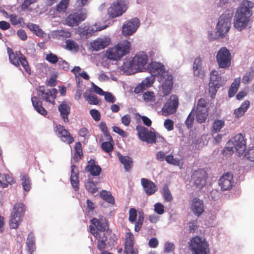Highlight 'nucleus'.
Segmentation results:
<instances>
[{
  "mask_svg": "<svg viewBox=\"0 0 254 254\" xmlns=\"http://www.w3.org/2000/svg\"><path fill=\"white\" fill-rule=\"evenodd\" d=\"M254 2L243 0L238 8L234 16V26L239 31L246 27L253 15Z\"/></svg>",
  "mask_w": 254,
  "mask_h": 254,
  "instance_id": "nucleus-1",
  "label": "nucleus"
},
{
  "mask_svg": "<svg viewBox=\"0 0 254 254\" xmlns=\"http://www.w3.org/2000/svg\"><path fill=\"white\" fill-rule=\"evenodd\" d=\"M130 46V42L127 40L120 42L107 50V57L111 60H118L129 53Z\"/></svg>",
  "mask_w": 254,
  "mask_h": 254,
  "instance_id": "nucleus-2",
  "label": "nucleus"
},
{
  "mask_svg": "<svg viewBox=\"0 0 254 254\" xmlns=\"http://www.w3.org/2000/svg\"><path fill=\"white\" fill-rule=\"evenodd\" d=\"M189 249L192 254H209V245L206 240L196 236L192 237L189 242Z\"/></svg>",
  "mask_w": 254,
  "mask_h": 254,
  "instance_id": "nucleus-3",
  "label": "nucleus"
},
{
  "mask_svg": "<svg viewBox=\"0 0 254 254\" xmlns=\"http://www.w3.org/2000/svg\"><path fill=\"white\" fill-rule=\"evenodd\" d=\"M7 52L9 56V60L11 64L16 67H19L20 64L23 67L25 71L30 74L31 73V68L28 64V63L26 57L20 51H16L13 52L12 49L7 47Z\"/></svg>",
  "mask_w": 254,
  "mask_h": 254,
  "instance_id": "nucleus-4",
  "label": "nucleus"
},
{
  "mask_svg": "<svg viewBox=\"0 0 254 254\" xmlns=\"http://www.w3.org/2000/svg\"><path fill=\"white\" fill-rule=\"evenodd\" d=\"M25 212V205L21 202L16 203L11 213L9 226L11 228L16 229L22 221V217Z\"/></svg>",
  "mask_w": 254,
  "mask_h": 254,
  "instance_id": "nucleus-5",
  "label": "nucleus"
},
{
  "mask_svg": "<svg viewBox=\"0 0 254 254\" xmlns=\"http://www.w3.org/2000/svg\"><path fill=\"white\" fill-rule=\"evenodd\" d=\"M232 16L229 14H223L220 17L216 25V33L221 38L223 37L229 31L231 25Z\"/></svg>",
  "mask_w": 254,
  "mask_h": 254,
  "instance_id": "nucleus-6",
  "label": "nucleus"
},
{
  "mask_svg": "<svg viewBox=\"0 0 254 254\" xmlns=\"http://www.w3.org/2000/svg\"><path fill=\"white\" fill-rule=\"evenodd\" d=\"M216 61L220 68H226L230 66L231 55L226 47H222L218 51L216 55Z\"/></svg>",
  "mask_w": 254,
  "mask_h": 254,
  "instance_id": "nucleus-7",
  "label": "nucleus"
},
{
  "mask_svg": "<svg viewBox=\"0 0 254 254\" xmlns=\"http://www.w3.org/2000/svg\"><path fill=\"white\" fill-rule=\"evenodd\" d=\"M125 0H116L108 9L110 17L115 18L121 16L127 10Z\"/></svg>",
  "mask_w": 254,
  "mask_h": 254,
  "instance_id": "nucleus-8",
  "label": "nucleus"
},
{
  "mask_svg": "<svg viewBox=\"0 0 254 254\" xmlns=\"http://www.w3.org/2000/svg\"><path fill=\"white\" fill-rule=\"evenodd\" d=\"M136 130L138 137L142 141L151 144L156 143L157 135L154 132L149 131L147 128L142 126H137Z\"/></svg>",
  "mask_w": 254,
  "mask_h": 254,
  "instance_id": "nucleus-9",
  "label": "nucleus"
},
{
  "mask_svg": "<svg viewBox=\"0 0 254 254\" xmlns=\"http://www.w3.org/2000/svg\"><path fill=\"white\" fill-rule=\"evenodd\" d=\"M86 10L79 9L70 13L66 18L65 22L68 26L73 27L78 25L80 23L86 19Z\"/></svg>",
  "mask_w": 254,
  "mask_h": 254,
  "instance_id": "nucleus-10",
  "label": "nucleus"
},
{
  "mask_svg": "<svg viewBox=\"0 0 254 254\" xmlns=\"http://www.w3.org/2000/svg\"><path fill=\"white\" fill-rule=\"evenodd\" d=\"M191 177L193 185L200 190L206 185L207 174L204 170L198 169L192 173Z\"/></svg>",
  "mask_w": 254,
  "mask_h": 254,
  "instance_id": "nucleus-11",
  "label": "nucleus"
},
{
  "mask_svg": "<svg viewBox=\"0 0 254 254\" xmlns=\"http://www.w3.org/2000/svg\"><path fill=\"white\" fill-rule=\"evenodd\" d=\"M57 94L58 90L56 88L45 90L44 86H41L37 90V96L39 99L51 103L53 105L55 104V100Z\"/></svg>",
  "mask_w": 254,
  "mask_h": 254,
  "instance_id": "nucleus-12",
  "label": "nucleus"
},
{
  "mask_svg": "<svg viewBox=\"0 0 254 254\" xmlns=\"http://www.w3.org/2000/svg\"><path fill=\"white\" fill-rule=\"evenodd\" d=\"M148 72L152 76H160V79L163 81V78H165L166 75L169 74L165 70L164 65L160 63L152 62L147 65Z\"/></svg>",
  "mask_w": 254,
  "mask_h": 254,
  "instance_id": "nucleus-13",
  "label": "nucleus"
},
{
  "mask_svg": "<svg viewBox=\"0 0 254 254\" xmlns=\"http://www.w3.org/2000/svg\"><path fill=\"white\" fill-rule=\"evenodd\" d=\"M221 77L218 72L212 70L210 73V81L209 83V93L212 98H214L218 89L220 88Z\"/></svg>",
  "mask_w": 254,
  "mask_h": 254,
  "instance_id": "nucleus-14",
  "label": "nucleus"
},
{
  "mask_svg": "<svg viewBox=\"0 0 254 254\" xmlns=\"http://www.w3.org/2000/svg\"><path fill=\"white\" fill-rule=\"evenodd\" d=\"M179 100L176 95H171L162 108V114L167 116L175 113L178 107Z\"/></svg>",
  "mask_w": 254,
  "mask_h": 254,
  "instance_id": "nucleus-15",
  "label": "nucleus"
},
{
  "mask_svg": "<svg viewBox=\"0 0 254 254\" xmlns=\"http://www.w3.org/2000/svg\"><path fill=\"white\" fill-rule=\"evenodd\" d=\"M231 141L236 151L239 154H242L246 149L247 139L245 134L238 133L232 139Z\"/></svg>",
  "mask_w": 254,
  "mask_h": 254,
  "instance_id": "nucleus-16",
  "label": "nucleus"
},
{
  "mask_svg": "<svg viewBox=\"0 0 254 254\" xmlns=\"http://www.w3.org/2000/svg\"><path fill=\"white\" fill-rule=\"evenodd\" d=\"M54 130L62 141L67 142L68 144H70L74 141L73 137L64 126L60 125H56L54 127Z\"/></svg>",
  "mask_w": 254,
  "mask_h": 254,
  "instance_id": "nucleus-17",
  "label": "nucleus"
},
{
  "mask_svg": "<svg viewBox=\"0 0 254 254\" xmlns=\"http://www.w3.org/2000/svg\"><path fill=\"white\" fill-rule=\"evenodd\" d=\"M234 183L233 175L229 172L224 173L219 180V185L223 190H231Z\"/></svg>",
  "mask_w": 254,
  "mask_h": 254,
  "instance_id": "nucleus-18",
  "label": "nucleus"
},
{
  "mask_svg": "<svg viewBox=\"0 0 254 254\" xmlns=\"http://www.w3.org/2000/svg\"><path fill=\"white\" fill-rule=\"evenodd\" d=\"M139 20L134 18L124 24L122 28V33L124 35H130L135 32L139 25Z\"/></svg>",
  "mask_w": 254,
  "mask_h": 254,
  "instance_id": "nucleus-19",
  "label": "nucleus"
},
{
  "mask_svg": "<svg viewBox=\"0 0 254 254\" xmlns=\"http://www.w3.org/2000/svg\"><path fill=\"white\" fill-rule=\"evenodd\" d=\"M111 43V39L104 36L96 39L90 42V46L93 51H98L107 47Z\"/></svg>",
  "mask_w": 254,
  "mask_h": 254,
  "instance_id": "nucleus-20",
  "label": "nucleus"
},
{
  "mask_svg": "<svg viewBox=\"0 0 254 254\" xmlns=\"http://www.w3.org/2000/svg\"><path fill=\"white\" fill-rule=\"evenodd\" d=\"M133 59L134 67L136 68L137 71L145 69V66L148 61V56L144 52L137 54Z\"/></svg>",
  "mask_w": 254,
  "mask_h": 254,
  "instance_id": "nucleus-21",
  "label": "nucleus"
},
{
  "mask_svg": "<svg viewBox=\"0 0 254 254\" xmlns=\"http://www.w3.org/2000/svg\"><path fill=\"white\" fill-rule=\"evenodd\" d=\"M140 182L143 190L147 195H152L157 191L158 187L152 181L146 178H142Z\"/></svg>",
  "mask_w": 254,
  "mask_h": 254,
  "instance_id": "nucleus-22",
  "label": "nucleus"
},
{
  "mask_svg": "<svg viewBox=\"0 0 254 254\" xmlns=\"http://www.w3.org/2000/svg\"><path fill=\"white\" fill-rule=\"evenodd\" d=\"M85 171L92 176H98L101 173L102 169L94 159H90L87 163Z\"/></svg>",
  "mask_w": 254,
  "mask_h": 254,
  "instance_id": "nucleus-23",
  "label": "nucleus"
},
{
  "mask_svg": "<svg viewBox=\"0 0 254 254\" xmlns=\"http://www.w3.org/2000/svg\"><path fill=\"white\" fill-rule=\"evenodd\" d=\"M190 208L193 213L198 217L200 216L204 211L203 201L197 197L192 199Z\"/></svg>",
  "mask_w": 254,
  "mask_h": 254,
  "instance_id": "nucleus-24",
  "label": "nucleus"
},
{
  "mask_svg": "<svg viewBox=\"0 0 254 254\" xmlns=\"http://www.w3.org/2000/svg\"><path fill=\"white\" fill-rule=\"evenodd\" d=\"M70 103L63 101L58 106L61 117L64 123L69 122L68 116L70 113Z\"/></svg>",
  "mask_w": 254,
  "mask_h": 254,
  "instance_id": "nucleus-25",
  "label": "nucleus"
},
{
  "mask_svg": "<svg viewBox=\"0 0 254 254\" xmlns=\"http://www.w3.org/2000/svg\"><path fill=\"white\" fill-rule=\"evenodd\" d=\"M90 223L96 230L104 232L109 228V222L106 219H98L94 218L90 220Z\"/></svg>",
  "mask_w": 254,
  "mask_h": 254,
  "instance_id": "nucleus-26",
  "label": "nucleus"
},
{
  "mask_svg": "<svg viewBox=\"0 0 254 254\" xmlns=\"http://www.w3.org/2000/svg\"><path fill=\"white\" fill-rule=\"evenodd\" d=\"M192 69L194 76L201 78L205 76V72L202 66V61L200 57H197L194 60Z\"/></svg>",
  "mask_w": 254,
  "mask_h": 254,
  "instance_id": "nucleus-27",
  "label": "nucleus"
},
{
  "mask_svg": "<svg viewBox=\"0 0 254 254\" xmlns=\"http://www.w3.org/2000/svg\"><path fill=\"white\" fill-rule=\"evenodd\" d=\"M167 78H165V80L163 81L162 84V92L165 96L170 94L173 87V77L170 74L166 75Z\"/></svg>",
  "mask_w": 254,
  "mask_h": 254,
  "instance_id": "nucleus-28",
  "label": "nucleus"
},
{
  "mask_svg": "<svg viewBox=\"0 0 254 254\" xmlns=\"http://www.w3.org/2000/svg\"><path fill=\"white\" fill-rule=\"evenodd\" d=\"M31 101L35 110L39 114L43 116H46L47 114V111L43 107L42 102L38 99L37 97H32Z\"/></svg>",
  "mask_w": 254,
  "mask_h": 254,
  "instance_id": "nucleus-29",
  "label": "nucleus"
},
{
  "mask_svg": "<svg viewBox=\"0 0 254 254\" xmlns=\"http://www.w3.org/2000/svg\"><path fill=\"white\" fill-rule=\"evenodd\" d=\"M250 103L248 100L245 101L241 106L236 109L234 111V115L236 118L242 117L250 107Z\"/></svg>",
  "mask_w": 254,
  "mask_h": 254,
  "instance_id": "nucleus-30",
  "label": "nucleus"
},
{
  "mask_svg": "<svg viewBox=\"0 0 254 254\" xmlns=\"http://www.w3.org/2000/svg\"><path fill=\"white\" fill-rule=\"evenodd\" d=\"M134 238L133 234L130 232H127L125 235L124 250L126 252L129 251L133 248Z\"/></svg>",
  "mask_w": 254,
  "mask_h": 254,
  "instance_id": "nucleus-31",
  "label": "nucleus"
},
{
  "mask_svg": "<svg viewBox=\"0 0 254 254\" xmlns=\"http://www.w3.org/2000/svg\"><path fill=\"white\" fill-rule=\"evenodd\" d=\"M26 26L36 36L41 38L46 36V33L38 25L32 23H26Z\"/></svg>",
  "mask_w": 254,
  "mask_h": 254,
  "instance_id": "nucleus-32",
  "label": "nucleus"
},
{
  "mask_svg": "<svg viewBox=\"0 0 254 254\" xmlns=\"http://www.w3.org/2000/svg\"><path fill=\"white\" fill-rule=\"evenodd\" d=\"M119 158L121 163L123 164L126 171L129 172L133 167L132 159L128 156H123L122 155H120Z\"/></svg>",
  "mask_w": 254,
  "mask_h": 254,
  "instance_id": "nucleus-33",
  "label": "nucleus"
},
{
  "mask_svg": "<svg viewBox=\"0 0 254 254\" xmlns=\"http://www.w3.org/2000/svg\"><path fill=\"white\" fill-rule=\"evenodd\" d=\"M133 65L134 63L133 62V59L131 61L126 60L124 62L122 68L125 72L128 74H131L137 71V69Z\"/></svg>",
  "mask_w": 254,
  "mask_h": 254,
  "instance_id": "nucleus-34",
  "label": "nucleus"
},
{
  "mask_svg": "<svg viewBox=\"0 0 254 254\" xmlns=\"http://www.w3.org/2000/svg\"><path fill=\"white\" fill-rule=\"evenodd\" d=\"M106 26L99 27L98 26L97 24H95L94 25L93 27H89L87 29L83 30L82 31V34L83 36H85V37L87 38L91 37L94 33V32L102 30L106 28Z\"/></svg>",
  "mask_w": 254,
  "mask_h": 254,
  "instance_id": "nucleus-35",
  "label": "nucleus"
},
{
  "mask_svg": "<svg viewBox=\"0 0 254 254\" xmlns=\"http://www.w3.org/2000/svg\"><path fill=\"white\" fill-rule=\"evenodd\" d=\"M26 246L27 247V251H28L31 254L35 249V237L32 232H30L28 235L26 240Z\"/></svg>",
  "mask_w": 254,
  "mask_h": 254,
  "instance_id": "nucleus-36",
  "label": "nucleus"
},
{
  "mask_svg": "<svg viewBox=\"0 0 254 254\" xmlns=\"http://www.w3.org/2000/svg\"><path fill=\"white\" fill-rule=\"evenodd\" d=\"M89 229L90 233L96 238L97 241L100 240L107 241L108 237L104 233L96 230L92 225H90Z\"/></svg>",
  "mask_w": 254,
  "mask_h": 254,
  "instance_id": "nucleus-37",
  "label": "nucleus"
},
{
  "mask_svg": "<svg viewBox=\"0 0 254 254\" xmlns=\"http://www.w3.org/2000/svg\"><path fill=\"white\" fill-rule=\"evenodd\" d=\"M74 148L75 152L73 155V160L75 162H77L83 156L81 143L80 142H76Z\"/></svg>",
  "mask_w": 254,
  "mask_h": 254,
  "instance_id": "nucleus-38",
  "label": "nucleus"
},
{
  "mask_svg": "<svg viewBox=\"0 0 254 254\" xmlns=\"http://www.w3.org/2000/svg\"><path fill=\"white\" fill-rule=\"evenodd\" d=\"M21 185L23 189L26 191H29L31 188V181L30 177L27 174H24L22 176L21 179Z\"/></svg>",
  "mask_w": 254,
  "mask_h": 254,
  "instance_id": "nucleus-39",
  "label": "nucleus"
},
{
  "mask_svg": "<svg viewBox=\"0 0 254 254\" xmlns=\"http://www.w3.org/2000/svg\"><path fill=\"white\" fill-rule=\"evenodd\" d=\"M225 125V122L221 120H215L212 126L211 132L212 133H216L220 131L221 128L223 127Z\"/></svg>",
  "mask_w": 254,
  "mask_h": 254,
  "instance_id": "nucleus-40",
  "label": "nucleus"
},
{
  "mask_svg": "<svg viewBox=\"0 0 254 254\" xmlns=\"http://www.w3.org/2000/svg\"><path fill=\"white\" fill-rule=\"evenodd\" d=\"M100 197L106 201L112 204L115 203L114 197L112 196L111 192L105 190H102L100 193Z\"/></svg>",
  "mask_w": 254,
  "mask_h": 254,
  "instance_id": "nucleus-41",
  "label": "nucleus"
},
{
  "mask_svg": "<svg viewBox=\"0 0 254 254\" xmlns=\"http://www.w3.org/2000/svg\"><path fill=\"white\" fill-rule=\"evenodd\" d=\"M207 116V110L203 111L202 110H196V119L199 123L205 122Z\"/></svg>",
  "mask_w": 254,
  "mask_h": 254,
  "instance_id": "nucleus-42",
  "label": "nucleus"
},
{
  "mask_svg": "<svg viewBox=\"0 0 254 254\" xmlns=\"http://www.w3.org/2000/svg\"><path fill=\"white\" fill-rule=\"evenodd\" d=\"M85 186L86 189L91 193H95L98 191V188L92 181L87 180L85 183Z\"/></svg>",
  "mask_w": 254,
  "mask_h": 254,
  "instance_id": "nucleus-43",
  "label": "nucleus"
},
{
  "mask_svg": "<svg viewBox=\"0 0 254 254\" xmlns=\"http://www.w3.org/2000/svg\"><path fill=\"white\" fill-rule=\"evenodd\" d=\"M65 45L66 49L69 50L77 52L79 50V46L78 44L72 40H66L65 41Z\"/></svg>",
  "mask_w": 254,
  "mask_h": 254,
  "instance_id": "nucleus-44",
  "label": "nucleus"
},
{
  "mask_svg": "<svg viewBox=\"0 0 254 254\" xmlns=\"http://www.w3.org/2000/svg\"><path fill=\"white\" fill-rule=\"evenodd\" d=\"M69 0H61L57 5L56 9L59 12H65L69 4Z\"/></svg>",
  "mask_w": 254,
  "mask_h": 254,
  "instance_id": "nucleus-45",
  "label": "nucleus"
},
{
  "mask_svg": "<svg viewBox=\"0 0 254 254\" xmlns=\"http://www.w3.org/2000/svg\"><path fill=\"white\" fill-rule=\"evenodd\" d=\"M254 77V71L251 70L246 72L242 78V83L245 84H248Z\"/></svg>",
  "mask_w": 254,
  "mask_h": 254,
  "instance_id": "nucleus-46",
  "label": "nucleus"
},
{
  "mask_svg": "<svg viewBox=\"0 0 254 254\" xmlns=\"http://www.w3.org/2000/svg\"><path fill=\"white\" fill-rule=\"evenodd\" d=\"M166 162L171 165L175 166H179L180 164V159L177 158H174L172 154H169L165 157Z\"/></svg>",
  "mask_w": 254,
  "mask_h": 254,
  "instance_id": "nucleus-47",
  "label": "nucleus"
},
{
  "mask_svg": "<svg viewBox=\"0 0 254 254\" xmlns=\"http://www.w3.org/2000/svg\"><path fill=\"white\" fill-rule=\"evenodd\" d=\"M10 21L13 25L21 24L24 22V19L21 17H18L15 14H10L9 16Z\"/></svg>",
  "mask_w": 254,
  "mask_h": 254,
  "instance_id": "nucleus-48",
  "label": "nucleus"
},
{
  "mask_svg": "<svg viewBox=\"0 0 254 254\" xmlns=\"http://www.w3.org/2000/svg\"><path fill=\"white\" fill-rule=\"evenodd\" d=\"M101 148L106 153H110L113 150V142L111 141H105L101 144Z\"/></svg>",
  "mask_w": 254,
  "mask_h": 254,
  "instance_id": "nucleus-49",
  "label": "nucleus"
},
{
  "mask_svg": "<svg viewBox=\"0 0 254 254\" xmlns=\"http://www.w3.org/2000/svg\"><path fill=\"white\" fill-rule=\"evenodd\" d=\"M84 97L90 104L97 105L99 103V99H98L97 96L95 95H86L84 94Z\"/></svg>",
  "mask_w": 254,
  "mask_h": 254,
  "instance_id": "nucleus-50",
  "label": "nucleus"
},
{
  "mask_svg": "<svg viewBox=\"0 0 254 254\" xmlns=\"http://www.w3.org/2000/svg\"><path fill=\"white\" fill-rule=\"evenodd\" d=\"M143 99L145 102L154 101L155 96L153 92L147 91L143 94Z\"/></svg>",
  "mask_w": 254,
  "mask_h": 254,
  "instance_id": "nucleus-51",
  "label": "nucleus"
},
{
  "mask_svg": "<svg viewBox=\"0 0 254 254\" xmlns=\"http://www.w3.org/2000/svg\"><path fill=\"white\" fill-rule=\"evenodd\" d=\"M46 60L51 64H55L59 63L60 58H59L57 55L51 53L47 55Z\"/></svg>",
  "mask_w": 254,
  "mask_h": 254,
  "instance_id": "nucleus-52",
  "label": "nucleus"
},
{
  "mask_svg": "<svg viewBox=\"0 0 254 254\" xmlns=\"http://www.w3.org/2000/svg\"><path fill=\"white\" fill-rule=\"evenodd\" d=\"M207 101L204 98H200L198 100L196 106V110H202L203 111L206 110Z\"/></svg>",
  "mask_w": 254,
  "mask_h": 254,
  "instance_id": "nucleus-53",
  "label": "nucleus"
},
{
  "mask_svg": "<svg viewBox=\"0 0 254 254\" xmlns=\"http://www.w3.org/2000/svg\"><path fill=\"white\" fill-rule=\"evenodd\" d=\"M163 190L164 199L168 202L171 201L173 199V197L169 188L167 187H164Z\"/></svg>",
  "mask_w": 254,
  "mask_h": 254,
  "instance_id": "nucleus-54",
  "label": "nucleus"
},
{
  "mask_svg": "<svg viewBox=\"0 0 254 254\" xmlns=\"http://www.w3.org/2000/svg\"><path fill=\"white\" fill-rule=\"evenodd\" d=\"M193 122L194 115L192 114V112H191L185 121V124L188 128H190L192 127Z\"/></svg>",
  "mask_w": 254,
  "mask_h": 254,
  "instance_id": "nucleus-55",
  "label": "nucleus"
},
{
  "mask_svg": "<svg viewBox=\"0 0 254 254\" xmlns=\"http://www.w3.org/2000/svg\"><path fill=\"white\" fill-rule=\"evenodd\" d=\"M144 217L143 215H139L137 222L135 223L134 226V230L136 232H139L142 227Z\"/></svg>",
  "mask_w": 254,
  "mask_h": 254,
  "instance_id": "nucleus-56",
  "label": "nucleus"
},
{
  "mask_svg": "<svg viewBox=\"0 0 254 254\" xmlns=\"http://www.w3.org/2000/svg\"><path fill=\"white\" fill-rule=\"evenodd\" d=\"M136 216L137 212L136 209L134 208H130L129 210V221L131 223L134 222L136 219Z\"/></svg>",
  "mask_w": 254,
  "mask_h": 254,
  "instance_id": "nucleus-57",
  "label": "nucleus"
},
{
  "mask_svg": "<svg viewBox=\"0 0 254 254\" xmlns=\"http://www.w3.org/2000/svg\"><path fill=\"white\" fill-rule=\"evenodd\" d=\"M164 249L166 253H170L174 251L175 247L173 243L166 242L164 245Z\"/></svg>",
  "mask_w": 254,
  "mask_h": 254,
  "instance_id": "nucleus-58",
  "label": "nucleus"
},
{
  "mask_svg": "<svg viewBox=\"0 0 254 254\" xmlns=\"http://www.w3.org/2000/svg\"><path fill=\"white\" fill-rule=\"evenodd\" d=\"M79 177H74L72 176V178H70V183L72 187L75 191H77L79 190Z\"/></svg>",
  "mask_w": 254,
  "mask_h": 254,
  "instance_id": "nucleus-59",
  "label": "nucleus"
},
{
  "mask_svg": "<svg viewBox=\"0 0 254 254\" xmlns=\"http://www.w3.org/2000/svg\"><path fill=\"white\" fill-rule=\"evenodd\" d=\"M90 114L92 118L95 121H99L101 119V114L99 111L96 109H91L90 111Z\"/></svg>",
  "mask_w": 254,
  "mask_h": 254,
  "instance_id": "nucleus-60",
  "label": "nucleus"
},
{
  "mask_svg": "<svg viewBox=\"0 0 254 254\" xmlns=\"http://www.w3.org/2000/svg\"><path fill=\"white\" fill-rule=\"evenodd\" d=\"M122 123L125 126H129L131 122V117L129 115L127 114L123 116L121 119Z\"/></svg>",
  "mask_w": 254,
  "mask_h": 254,
  "instance_id": "nucleus-61",
  "label": "nucleus"
},
{
  "mask_svg": "<svg viewBox=\"0 0 254 254\" xmlns=\"http://www.w3.org/2000/svg\"><path fill=\"white\" fill-rule=\"evenodd\" d=\"M154 210L158 214L161 215L164 212V207L160 203H157L154 205Z\"/></svg>",
  "mask_w": 254,
  "mask_h": 254,
  "instance_id": "nucleus-62",
  "label": "nucleus"
},
{
  "mask_svg": "<svg viewBox=\"0 0 254 254\" xmlns=\"http://www.w3.org/2000/svg\"><path fill=\"white\" fill-rule=\"evenodd\" d=\"M164 125L165 127L168 131L172 130L174 129V123L171 120L168 119L164 121Z\"/></svg>",
  "mask_w": 254,
  "mask_h": 254,
  "instance_id": "nucleus-63",
  "label": "nucleus"
},
{
  "mask_svg": "<svg viewBox=\"0 0 254 254\" xmlns=\"http://www.w3.org/2000/svg\"><path fill=\"white\" fill-rule=\"evenodd\" d=\"M58 64L59 66H61L63 70L66 71L68 70L69 64L66 61L60 58V60L59 61Z\"/></svg>",
  "mask_w": 254,
  "mask_h": 254,
  "instance_id": "nucleus-64",
  "label": "nucleus"
}]
</instances>
